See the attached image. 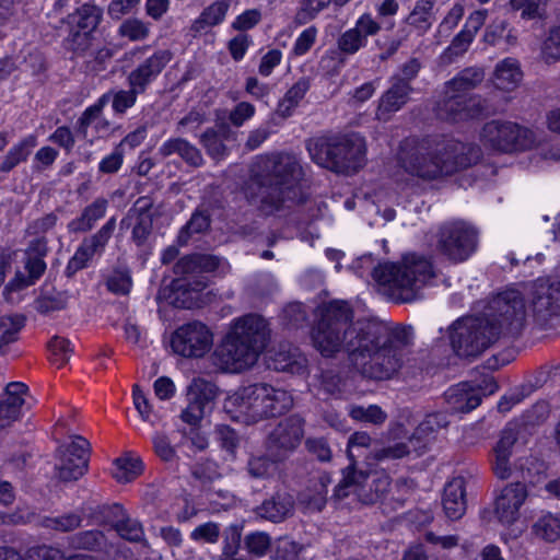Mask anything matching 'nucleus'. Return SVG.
<instances>
[{
  "mask_svg": "<svg viewBox=\"0 0 560 560\" xmlns=\"http://www.w3.org/2000/svg\"><path fill=\"white\" fill-rule=\"evenodd\" d=\"M374 445V441L368 432L359 431L350 435L347 445V453L350 460L354 462L355 458L370 454Z\"/></svg>",
  "mask_w": 560,
  "mask_h": 560,
  "instance_id": "obj_45",
  "label": "nucleus"
},
{
  "mask_svg": "<svg viewBox=\"0 0 560 560\" xmlns=\"http://www.w3.org/2000/svg\"><path fill=\"white\" fill-rule=\"evenodd\" d=\"M213 335L201 322L179 326L172 335L171 347L184 358H201L212 347Z\"/></svg>",
  "mask_w": 560,
  "mask_h": 560,
  "instance_id": "obj_15",
  "label": "nucleus"
},
{
  "mask_svg": "<svg viewBox=\"0 0 560 560\" xmlns=\"http://www.w3.org/2000/svg\"><path fill=\"white\" fill-rule=\"evenodd\" d=\"M306 362V358L299 349L290 345L280 346L269 354V366L276 371L300 374L305 371Z\"/></svg>",
  "mask_w": 560,
  "mask_h": 560,
  "instance_id": "obj_26",
  "label": "nucleus"
},
{
  "mask_svg": "<svg viewBox=\"0 0 560 560\" xmlns=\"http://www.w3.org/2000/svg\"><path fill=\"white\" fill-rule=\"evenodd\" d=\"M366 45V42L354 31L353 27L347 30L338 38V48L348 55H353Z\"/></svg>",
  "mask_w": 560,
  "mask_h": 560,
  "instance_id": "obj_55",
  "label": "nucleus"
},
{
  "mask_svg": "<svg viewBox=\"0 0 560 560\" xmlns=\"http://www.w3.org/2000/svg\"><path fill=\"white\" fill-rule=\"evenodd\" d=\"M230 0H215L202 10L200 15L191 23V31L200 33L206 28L221 24L228 14Z\"/></svg>",
  "mask_w": 560,
  "mask_h": 560,
  "instance_id": "obj_32",
  "label": "nucleus"
},
{
  "mask_svg": "<svg viewBox=\"0 0 560 560\" xmlns=\"http://www.w3.org/2000/svg\"><path fill=\"white\" fill-rule=\"evenodd\" d=\"M90 443L82 436H74L59 447L56 475L63 482L81 478L88 470Z\"/></svg>",
  "mask_w": 560,
  "mask_h": 560,
  "instance_id": "obj_16",
  "label": "nucleus"
},
{
  "mask_svg": "<svg viewBox=\"0 0 560 560\" xmlns=\"http://www.w3.org/2000/svg\"><path fill=\"white\" fill-rule=\"evenodd\" d=\"M450 409L454 412H468L481 402V397L475 387L468 383H460L445 393Z\"/></svg>",
  "mask_w": 560,
  "mask_h": 560,
  "instance_id": "obj_29",
  "label": "nucleus"
},
{
  "mask_svg": "<svg viewBox=\"0 0 560 560\" xmlns=\"http://www.w3.org/2000/svg\"><path fill=\"white\" fill-rule=\"evenodd\" d=\"M482 39L491 46L503 44L505 50L514 47L517 43L516 35L513 30L509 28V23L505 20L492 21L486 27Z\"/></svg>",
  "mask_w": 560,
  "mask_h": 560,
  "instance_id": "obj_36",
  "label": "nucleus"
},
{
  "mask_svg": "<svg viewBox=\"0 0 560 560\" xmlns=\"http://www.w3.org/2000/svg\"><path fill=\"white\" fill-rule=\"evenodd\" d=\"M500 314L497 325L478 317H465L452 328L451 342L460 357H475L487 349L500 334H517L523 327L526 312L523 299L516 292L503 293L493 301Z\"/></svg>",
  "mask_w": 560,
  "mask_h": 560,
  "instance_id": "obj_3",
  "label": "nucleus"
},
{
  "mask_svg": "<svg viewBox=\"0 0 560 560\" xmlns=\"http://www.w3.org/2000/svg\"><path fill=\"white\" fill-rule=\"evenodd\" d=\"M119 34L130 40H142L149 35V27L138 19H129L119 26Z\"/></svg>",
  "mask_w": 560,
  "mask_h": 560,
  "instance_id": "obj_53",
  "label": "nucleus"
},
{
  "mask_svg": "<svg viewBox=\"0 0 560 560\" xmlns=\"http://www.w3.org/2000/svg\"><path fill=\"white\" fill-rule=\"evenodd\" d=\"M474 39L475 37L467 30H462L442 54V60L444 62H452L455 58L463 56Z\"/></svg>",
  "mask_w": 560,
  "mask_h": 560,
  "instance_id": "obj_47",
  "label": "nucleus"
},
{
  "mask_svg": "<svg viewBox=\"0 0 560 560\" xmlns=\"http://www.w3.org/2000/svg\"><path fill=\"white\" fill-rule=\"evenodd\" d=\"M116 228V219L110 218L94 235L83 240L67 265V272L72 275L85 268L94 255H101Z\"/></svg>",
  "mask_w": 560,
  "mask_h": 560,
  "instance_id": "obj_17",
  "label": "nucleus"
},
{
  "mask_svg": "<svg viewBox=\"0 0 560 560\" xmlns=\"http://www.w3.org/2000/svg\"><path fill=\"white\" fill-rule=\"evenodd\" d=\"M114 527L122 538L130 541H139L144 535L141 524L136 520H120L116 522Z\"/></svg>",
  "mask_w": 560,
  "mask_h": 560,
  "instance_id": "obj_56",
  "label": "nucleus"
},
{
  "mask_svg": "<svg viewBox=\"0 0 560 560\" xmlns=\"http://www.w3.org/2000/svg\"><path fill=\"white\" fill-rule=\"evenodd\" d=\"M37 144L35 136H27L18 144L13 145L0 165L2 172H9L22 161H25L33 148Z\"/></svg>",
  "mask_w": 560,
  "mask_h": 560,
  "instance_id": "obj_37",
  "label": "nucleus"
},
{
  "mask_svg": "<svg viewBox=\"0 0 560 560\" xmlns=\"http://www.w3.org/2000/svg\"><path fill=\"white\" fill-rule=\"evenodd\" d=\"M527 498L528 489L523 482L506 485L495 498L494 515L505 527L501 539L506 545L521 537L527 528L526 522H521V509Z\"/></svg>",
  "mask_w": 560,
  "mask_h": 560,
  "instance_id": "obj_11",
  "label": "nucleus"
},
{
  "mask_svg": "<svg viewBox=\"0 0 560 560\" xmlns=\"http://www.w3.org/2000/svg\"><path fill=\"white\" fill-rule=\"evenodd\" d=\"M46 264L39 257H27L22 270H16L15 276L5 285L3 294L12 304L22 300L21 292L33 285L44 273Z\"/></svg>",
  "mask_w": 560,
  "mask_h": 560,
  "instance_id": "obj_19",
  "label": "nucleus"
},
{
  "mask_svg": "<svg viewBox=\"0 0 560 560\" xmlns=\"http://www.w3.org/2000/svg\"><path fill=\"white\" fill-rule=\"evenodd\" d=\"M523 81V71L517 59L508 57L499 61L493 70L492 82L498 90L512 92Z\"/></svg>",
  "mask_w": 560,
  "mask_h": 560,
  "instance_id": "obj_27",
  "label": "nucleus"
},
{
  "mask_svg": "<svg viewBox=\"0 0 560 560\" xmlns=\"http://www.w3.org/2000/svg\"><path fill=\"white\" fill-rule=\"evenodd\" d=\"M92 32L69 28L67 46L77 54L85 51L91 46Z\"/></svg>",
  "mask_w": 560,
  "mask_h": 560,
  "instance_id": "obj_62",
  "label": "nucleus"
},
{
  "mask_svg": "<svg viewBox=\"0 0 560 560\" xmlns=\"http://www.w3.org/2000/svg\"><path fill=\"white\" fill-rule=\"evenodd\" d=\"M435 0H418L406 19L408 25L413 27L419 35L425 34L432 26Z\"/></svg>",
  "mask_w": 560,
  "mask_h": 560,
  "instance_id": "obj_34",
  "label": "nucleus"
},
{
  "mask_svg": "<svg viewBox=\"0 0 560 560\" xmlns=\"http://www.w3.org/2000/svg\"><path fill=\"white\" fill-rule=\"evenodd\" d=\"M214 433L221 447L233 455L240 442L237 433L225 424L218 425Z\"/></svg>",
  "mask_w": 560,
  "mask_h": 560,
  "instance_id": "obj_57",
  "label": "nucleus"
},
{
  "mask_svg": "<svg viewBox=\"0 0 560 560\" xmlns=\"http://www.w3.org/2000/svg\"><path fill=\"white\" fill-rule=\"evenodd\" d=\"M218 395L217 386L201 377L194 378L187 388L188 399L201 402L206 407H210L211 402Z\"/></svg>",
  "mask_w": 560,
  "mask_h": 560,
  "instance_id": "obj_42",
  "label": "nucleus"
},
{
  "mask_svg": "<svg viewBox=\"0 0 560 560\" xmlns=\"http://www.w3.org/2000/svg\"><path fill=\"white\" fill-rule=\"evenodd\" d=\"M373 278L392 298L410 302L434 278V270L425 257L407 254L397 262L380 264L373 270Z\"/></svg>",
  "mask_w": 560,
  "mask_h": 560,
  "instance_id": "obj_7",
  "label": "nucleus"
},
{
  "mask_svg": "<svg viewBox=\"0 0 560 560\" xmlns=\"http://www.w3.org/2000/svg\"><path fill=\"white\" fill-rule=\"evenodd\" d=\"M465 480L462 477L453 478L444 488L443 509L451 520L460 518L466 511Z\"/></svg>",
  "mask_w": 560,
  "mask_h": 560,
  "instance_id": "obj_28",
  "label": "nucleus"
},
{
  "mask_svg": "<svg viewBox=\"0 0 560 560\" xmlns=\"http://www.w3.org/2000/svg\"><path fill=\"white\" fill-rule=\"evenodd\" d=\"M533 533L547 541H556L560 538V520L551 513H546L533 525Z\"/></svg>",
  "mask_w": 560,
  "mask_h": 560,
  "instance_id": "obj_44",
  "label": "nucleus"
},
{
  "mask_svg": "<svg viewBox=\"0 0 560 560\" xmlns=\"http://www.w3.org/2000/svg\"><path fill=\"white\" fill-rule=\"evenodd\" d=\"M389 487V478L385 474L354 471L347 468L343 478L335 488L334 495L342 499L353 492L363 503L377 501Z\"/></svg>",
  "mask_w": 560,
  "mask_h": 560,
  "instance_id": "obj_13",
  "label": "nucleus"
},
{
  "mask_svg": "<svg viewBox=\"0 0 560 560\" xmlns=\"http://www.w3.org/2000/svg\"><path fill=\"white\" fill-rule=\"evenodd\" d=\"M303 421L296 416L279 422L269 436V448H279L283 453L294 450L303 438Z\"/></svg>",
  "mask_w": 560,
  "mask_h": 560,
  "instance_id": "obj_25",
  "label": "nucleus"
},
{
  "mask_svg": "<svg viewBox=\"0 0 560 560\" xmlns=\"http://www.w3.org/2000/svg\"><path fill=\"white\" fill-rule=\"evenodd\" d=\"M110 97L109 93L102 95L98 101L89 106L78 120V132L82 138L86 139L91 144L94 138H89V128L92 127L96 133V138L108 137L112 130V125L103 116V108L108 103Z\"/></svg>",
  "mask_w": 560,
  "mask_h": 560,
  "instance_id": "obj_23",
  "label": "nucleus"
},
{
  "mask_svg": "<svg viewBox=\"0 0 560 560\" xmlns=\"http://www.w3.org/2000/svg\"><path fill=\"white\" fill-rule=\"evenodd\" d=\"M307 150L319 166L336 173L350 174L363 166L366 145L361 136L351 135L335 142H328L324 138L311 139L307 141Z\"/></svg>",
  "mask_w": 560,
  "mask_h": 560,
  "instance_id": "obj_10",
  "label": "nucleus"
},
{
  "mask_svg": "<svg viewBox=\"0 0 560 560\" xmlns=\"http://www.w3.org/2000/svg\"><path fill=\"white\" fill-rule=\"evenodd\" d=\"M176 272L189 278L173 283L171 303L180 308H191L197 305V293L208 285V279L202 273L217 272L222 276L230 271L229 262L217 256L194 254L180 258L176 266Z\"/></svg>",
  "mask_w": 560,
  "mask_h": 560,
  "instance_id": "obj_8",
  "label": "nucleus"
},
{
  "mask_svg": "<svg viewBox=\"0 0 560 560\" xmlns=\"http://www.w3.org/2000/svg\"><path fill=\"white\" fill-rule=\"evenodd\" d=\"M172 56V52L167 49L155 51L129 73V86H135L137 90L144 92L147 86L158 78L171 61Z\"/></svg>",
  "mask_w": 560,
  "mask_h": 560,
  "instance_id": "obj_22",
  "label": "nucleus"
},
{
  "mask_svg": "<svg viewBox=\"0 0 560 560\" xmlns=\"http://www.w3.org/2000/svg\"><path fill=\"white\" fill-rule=\"evenodd\" d=\"M139 93L143 92L141 90H137L135 86H130L128 91L120 90L115 92L112 98L114 112L117 114H124L128 108L136 104Z\"/></svg>",
  "mask_w": 560,
  "mask_h": 560,
  "instance_id": "obj_54",
  "label": "nucleus"
},
{
  "mask_svg": "<svg viewBox=\"0 0 560 560\" xmlns=\"http://www.w3.org/2000/svg\"><path fill=\"white\" fill-rule=\"evenodd\" d=\"M201 143L213 159H221L225 155V145L215 131L207 130L201 136Z\"/></svg>",
  "mask_w": 560,
  "mask_h": 560,
  "instance_id": "obj_63",
  "label": "nucleus"
},
{
  "mask_svg": "<svg viewBox=\"0 0 560 560\" xmlns=\"http://www.w3.org/2000/svg\"><path fill=\"white\" fill-rule=\"evenodd\" d=\"M175 153L189 165L200 166L203 163L200 151L182 138L168 139L159 148V154L163 158Z\"/></svg>",
  "mask_w": 560,
  "mask_h": 560,
  "instance_id": "obj_31",
  "label": "nucleus"
},
{
  "mask_svg": "<svg viewBox=\"0 0 560 560\" xmlns=\"http://www.w3.org/2000/svg\"><path fill=\"white\" fill-rule=\"evenodd\" d=\"M530 307L534 317L539 322L556 314L560 308V282L539 280L535 284Z\"/></svg>",
  "mask_w": 560,
  "mask_h": 560,
  "instance_id": "obj_21",
  "label": "nucleus"
},
{
  "mask_svg": "<svg viewBox=\"0 0 560 560\" xmlns=\"http://www.w3.org/2000/svg\"><path fill=\"white\" fill-rule=\"evenodd\" d=\"M253 172L254 178L245 195L249 201L259 202L266 213L279 208L284 190L293 187L303 175L298 159L290 154L260 156Z\"/></svg>",
  "mask_w": 560,
  "mask_h": 560,
  "instance_id": "obj_5",
  "label": "nucleus"
},
{
  "mask_svg": "<svg viewBox=\"0 0 560 560\" xmlns=\"http://www.w3.org/2000/svg\"><path fill=\"white\" fill-rule=\"evenodd\" d=\"M154 211L148 198H139L120 221V229H130L131 238L138 245H143L152 231Z\"/></svg>",
  "mask_w": 560,
  "mask_h": 560,
  "instance_id": "obj_18",
  "label": "nucleus"
},
{
  "mask_svg": "<svg viewBox=\"0 0 560 560\" xmlns=\"http://www.w3.org/2000/svg\"><path fill=\"white\" fill-rule=\"evenodd\" d=\"M261 20V11L258 9H248L238 14L231 26L241 32H245L255 27Z\"/></svg>",
  "mask_w": 560,
  "mask_h": 560,
  "instance_id": "obj_64",
  "label": "nucleus"
},
{
  "mask_svg": "<svg viewBox=\"0 0 560 560\" xmlns=\"http://www.w3.org/2000/svg\"><path fill=\"white\" fill-rule=\"evenodd\" d=\"M107 205L108 202L104 198L94 200L82 211L79 218H75L69 222V232L80 233L90 231L94 226V223L105 215Z\"/></svg>",
  "mask_w": 560,
  "mask_h": 560,
  "instance_id": "obj_33",
  "label": "nucleus"
},
{
  "mask_svg": "<svg viewBox=\"0 0 560 560\" xmlns=\"http://www.w3.org/2000/svg\"><path fill=\"white\" fill-rule=\"evenodd\" d=\"M513 10L522 11V18L542 19L546 16V2L542 0H510Z\"/></svg>",
  "mask_w": 560,
  "mask_h": 560,
  "instance_id": "obj_50",
  "label": "nucleus"
},
{
  "mask_svg": "<svg viewBox=\"0 0 560 560\" xmlns=\"http://www.w3.org/2000/svg\"><path fill=\"white\" fill-rule=\"evenodd\" d=\"M478 232L465 221H451L441 225L436 234V249L454 262L468 259L477 249Z\"/></svg>",
  "mask_w": 560,
  "mask_h": 560,
  "instance_id": "obj_12",
  "label": "nucleus"
},
{
  "mask_svg": "<svg viewBox=\"0 0 560 560\" xmlns=\"http://www.w3.org/2000/svg\"><path fill=\"white\" fill-rule=\"evenodd\" d=\"M44 524L47 528L68 532L80 526L81 517L78 514L70 513L58 517L46 518Z\"/></svg>",
  "mask_w": 560,
  "mask_h": 560,
  "instance_id": "obj_61",
  "label": "nucleus"
},
{
  "mask_svg": "<svg viewBox=\"0 0 560 560\" xmlns=\"http://www.w3.org/2000/svg\"><path fill=\"white\" fill-rule=\"evenodd\" d=\"M293 504L290 498H272L265 501L258 509V514L271 522H281L292 511Z\"/></svg>",
  "mask_w": 560,
  "mask_h": 560,
  "instance_id": "obj_39",
  "label": "nucleus"
},
{
  "mask_svg": "<svg viewBox=\"0 0 560 560\" xmlns=\"http://www.w3.org/2000/svg\"><path fill=\"white\" fill-rule=\"evenodd\" d=\"M24 325L25 317L21 314L0 316V348L16 341Z\"/></svg>",
  "mask_w": 560,
  "mask_h": 560,
  "instance_id": "obj_41",
  "label": "nucleus"
},
{
  "mask_svg": "<svg viewBox=\"0 0 560 560\" xmlns=\"http://www.w3.org/2000/svg\"><path fill=\"white\" fill-rule=\"evenodd\" d=\"M540 57L547 63L560 60V26L551 28L542 40Z\"/></svg>",
  "mask_w": 560,
  "mask_h": 560,
  "instance_id": "obj_49",
  "label": "nucleus"
},
{
  "mask_svg": "<svg viewBox=\"0 0 560 560\" xmlns=\"http://www.w3.org/2000/svg\"><path fill=\"white\" fill-rule=\"evenodd\" d=\"M348 412L353 420L373 425H382L387 419V413L377 405L351 406Z\"/></svg>",
  "mask_w": 560,
  "mask_h": 560,
  "instance_id": "obj_43",
  "label": "nucleus"
},
{
  "mask_svg": "<svg viewBox=\"0 0 560 560\" xmlns=\"http://www.w3.org/2000/svg\"><path fill=\"white\" fill-rule=\"evenodd\" d=\"M330 3L335 4V0H302L295 14V22L300 25L311 22Z\"/></svg>",
  "mask_w": 560,
  "mask_h": 560,
  "instance_id": "obj_46",
  "label": "nucleus"
},
{
  "mask_svg": "<svg viewBox=\"0 0 560 560\" xmlns=\"http://www.w3.org/2000/svg\"><path fill=\"white\" fill-rule=\"evenodd\" d=\"M131 285L130 275L126 270H115L107 279L108 290L117 294H127Z\"/></svg>",
  "mask_w": 560,
  "mask_h": 560,
  "instance_id": "obj_59",
  "label": "nucleus"
},
{
  "mask_svg": "<svg viewBox=\"0 0 560 560\" xmlns=\"http://www.w3.org/2000/svg\"><path fill=\"white\" fill-rule=\"evenodd\" d=\"M410 86L407 81L398 80L380 98L376 116L378 119H387L392 113L399 110L408 101Z\"/></svg>",
  "mask_w": 560,
  "mask_h": 560,
  "instance_id": "obj_30",
  "label": "nucleus"
},
{
  "mask_svg": "<svg viewBox=\"0 0 560 560\" xmlns=\"http://www.w3.org/2000/svg\"><path fill=\"white\" fill-rule=\"evenodd\" d=\"M269 340L267 322L248 314L233 319L214 352L217 364L224 371L237 373L254 365Z\"/></svg>",
  "mask_w": 560,
  "mask_h": 560,
  "instance_id": "obj_4",
  "label": "nucleus"
},
{
  "mask_svg": "<svg viewBox=\"0 0 560 560\" xmlns=\"http://www.w3.org/2000/svg\"><path fill=\"white\" fill-rule=\"evenodd\" d=\"M516 441V425L509 424L501 431L499 441L493 447L492 469L500 479H508L512 476L510 458Z\"/></svg>",
  "mask_w": 560,
  "mask_h": 560,
  "instance_id": "obj_24",
  "label": "nucleus"
},
{
  "mask_svg": "<svg viewBox=\"0 0 560 560\" xmlns=\"http://www.w3.org/2000/svg\"><path fill=\"white\" fill-rule=\"evenodd\" d=\"M308 88L310 86L306 80H300L293 86H291L278 104V115L283 118L291 116L294 108L305 96Z\"/></svg>",
  "mask_w": 560,
  "mask_h": 560,
  "instance_id": "obj_40",
  "label": "nucleus"
},
{
  "mask_svg": "<svg viewBox=\"0 0 560 560\" xmlns=\"http://www.w3.org/2000/svg\"><path fill=\"white\" fill-rule=\"evenodd\" d=\"M221 536V526L215 522H206L196 526L189 534V538L196 544L214 545Z\"/></svg>",
  "mask_w": 560,
  "mask_h": 560,
  "instance_id": "obj_48",
  "label": "nucleus"
},
{
  "mask_svg": "<svg viewBox=\"0 0 560 560\" xmlns=\"http://www.w3.org/2000/svg\"><path fill=\"white\" fill-rule=\"evenodd\" d=\"M352 317V308L345 301L325 305L311 330L313 347L324 358L345 353L350 364L363 375L390 377L409 353L411 338L408 331L390 330L373 318L353 322Z\"/></svg>",
  "mask_w": 560,
  "mask_h": 560,
  "instance_id": "obj_1",
  "label": "nucleus"
},
{
  "mask_svg": "<svg viewBox=\"0 0 560 560\" xmlns=\"http://www.w3.org/2000/svg\"><path fill=\"white\" fill-rule=\"evenodd\" d=\"M480 155L479 148L456 140H407L400 147L398 162L408 175L434 180L470 166Z\"/></svg>",
  "mask_w": 560,
  "mask_h": 560,
  "instance_id": "obj_2",
  "label": "nucleus"
},
{
  "mask_svg": "<svg viewBox=\"0 0 560 560\" xmlns=\"http://www.w3.org/2000/svg\"><path fill=\"white\" fill-rule=\"evenodd\" d=\"M66 305L67 298L62 293H56L37 299L35 307L39 313L48 314L50 312L61 311Z\"/></svg>",
  "mask_w": 560,
  "mask_h": 560,
  "instance_id": "obj_60",
  "label": "nucleus"
},
{
  "mask_svg": "<svg viewBox=\"0 0 560 560\" xmlns=\"http://www.w3.org/2000/svg\"><path fill=\"white\" fill-rule=\"evenodd\" d=\"M485 144L500 150L527 149L534 143L530 130L512 121L492 120L487 122L480 133Z\"/></svg>",
  "mask_w": 560,
  "mask_h": 560,
  "instance_id": "obj_14",
  "label": "nucleus"
},
{
  "mask_svg": "<svg viewBox=\"0 0 560 560\" xmlns=\"http://www.w3.org/2000/svg\"><path fill=\"white\" fill-rule=\"evenodd\" d=\"M142 472V462L139 457L122 456L114 462L113 477L121 483L130 482Z\"/></svg>",
  "mask_w": 560,
  "mask_h": 560,
  "instance_id": "obj_38",
  "label": "nucleus"
},
{
  "mask_svg": "<svg viewBox=\"0 0 560 560\" xmlns=\"http://www.w3.org/2000/svg\"><path fill=\"white\" fill-rule=\"evenodd\" d=\"M270 537L266 533H253L246 536L245 544L249 553L262 557L270 548Z\"/></svg>",
  "mask_w": 560,
  "mask_h": 560,
  "instance_id": "obj_58",
  "label": "nucleus"
},
{
  "mask_svg": "<svg viewBox=\"0 0 560 560\" xmlns=\"http://www.w3.org/2000/svg\"><path fill=\"white\" fill-rule=\"evenodd\" d=\"M102 10L93 4H83L67 18L69 28L92 32L97 27Z\"/></svg>",
  "mask_w": 560,
  "mask_h": 560,
  "instance_id": "obj_35",
  "label": "nucleus"
},
{
  "mask_svg": "<svg viewBox=\"0 0 560 560\" xmlns=\"http://www.w3.org/2000/svg\"><path fill=\"white\" fill-rule=\"evenodd\" d=\"M464 13L465 5L463 1L455 2L439 24L438 34L448 35L458 25Z\"/></svg>",
  "mask_w": 560,
  "mask_h": 560,
  "instance_id": "obj_52",
  "label": "nucleus"
},
{
  "mask_svg": "<svg viewBox=\"0 0 560 560\" xmlns=\"http://www.w3.org/2000/svg\"><path fill=\"white\" fill-rule=\"evenodd\" d=\"M292 396L282 388L260 383L238 388L224 400V410L235 420L250 424L281 415L291 408Z\"/></svg>",
  "mask_w": 560,
  "mask_h": 560,
  "instance_id": "obj_6",
  "label": "nucleus"
},
{
  "mask_svg": "<svg viewBox=\"0 0 560 560\" xmlns=\"http://www.w3.org/2000/svg\"><path fill=\"white\" fill-rule=\"evenodd\" d=\"M48 349L50 352V361L58 368L69 361L72 352L69 340L61 337H54L48 343Z\"/></svg>",
  "mask_w": 560,
  "mask_h": 560,
  "instance_id": "obj_51",
  "label": "nucleus"
},
{
  "mask_svg": "<svg viewBox=\"0 0 560 560\" xmlns=\"http://www.w3.org/2000/svg\"><path fill=\"white\" fill-rule=\"evenodd\" d=\"M27 387L20 382L10 383L0 396V431L19 421L23 413Z\"/></svg>",
  "mask_w": 560,
  "mask_h": 560,
  "instance_id": "obj_20",
  "label": "nucleus"
},
{
  "mask_svg": "<svg viewBox=\"0 0 560 560\" xmlns=\"http://www.w3.org/2000/svg\"><path fill=\"white\" fill-rule=\"evenodd\" d=\"M485 79L481 68L470 67L460 71L445 85L444 97L438 104L436 114L442 119L459 121L475 118L482 112L479 98L469 95Z\"/></svg>",
  "mask_w": 560,
  "mask_h": 560,
  "instance_id": "obj_9",
  "label": "nucleus"
}]
</instances>
